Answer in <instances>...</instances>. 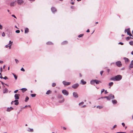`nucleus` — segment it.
Instances as JSON below:
<instances>
[{"label":"nucleus","instance_id":"f257e3e1","mask_svg":"<svg viewBox=\"0 0 133 133\" xmlns=\"http://www.w3.org/2000/svg\"><path fill=\"white\" fill-rule=\"evenodd\" d=\"M122 76L120 75H118L110 78V80L114 81H119L122 78Z\"/></svg>","mask_w":133,"mask_h":133},{"label":"nucleus","instance_id":"f03ea898","mask_svg":"<svg viewBox=\"0 0 133 133\" xmlns=\"http://www.w3.org/2000/svg\"><path fill=\"white\" fill-rule=\"evenodd\" d=\"M62 93L65 95L67 96L69 95V92L66 90L64 89L62 90Z\"/></svg>","mask_w":133,"mask_h":133},{"label":"nucleus","instance_id":"7ed1b4c3","mask_svg":"<svg viewBox=\"0 0 133 133\" xmlns=\"http://www.w3.org/2000/svg\"><path fill=\"white\" fill-rule=\"evenodd\" d=\"M108 98H107V100H110L111 99L114 98V96L112 94H110L108 96Z\"/></svg>","mask_w":133,"mask_h":133},{"label":"nucleus","instance_id":"20e7f679","mask_svg":"<svg viewBox=\"0 0 133 133\" xmlns=\"http://www.w3.org/2000/svg\"><path fill=\"white\" fill-rule=\"evenodd\" d=\"M51 11L53 14H55L57 11V9L54 7H52L51 8Z\"/></svg>","mask_w":133,"mask_h":133},{"label":"nucleus","instance_id":"39448f33","mask_svg":"<svg viewBox=\"0 0 133 133\" xmlns=\"http://www.w3.org/2000/svg\"><path fill=\"white\" fill-rule=\"evenodd\" d=\"M62 83L65 85H69L71 83L70 82H66L65 81H63Z\"/></svg>","mask_w":133,"mask_h":133},{"label":"nucleus","instance_id":"423d86ee","mask_svg":"<svg viewBox=\"0 0 133 133\" xmlns=\"http://www.w3.org/2000/svg\"><path fill=\"white\" fill-rule=\"evenodd\" d=\"M116 65L118 67H121L122 65L121 62L120 61H118L116 63Z\"/></svg>","mask_w":133,"mask_h":133},{"label":"nucleus","instance_id":"0eeeda50","mask_svg":"<svg viewBox=\"0 0 133 133\" xmlns=\"http://www.w3.org/2000/svg\"><path fill=\"white\" fill-rule=\"evenodd\" d=\"M79 85V84L78 83L73 84L72 86V87L76 89L77 88Z\"/></svg>","mask_w":133,"mask_h":133},{"label":"nucleus","instance_id":"6e6552de","mask_svg":"<svg viewBox=\"0 0 133 133\" xmlns=\"http://www.w3.org/2000/svg\"><path fill=\"white\" fill-rule=\"evenodd\" d=\"M24 3L23 0H17V3L18 5H21Z\"/></svg>","mask_w":133,"mask_h":133},{"label":"nucleus","instance_id":"1a4fd4ad","mask_svg":"<svg viewBox=\"0 0 133 133\" xmlns=\"http://www.w3.org/2000/svg\"><path fill=\"white\" fill-rule=\"evenodd\" d=\"M123 58L125 60V62L126 64H128L129 63L130 61L128 58L126 57H124Z\"/></svg>","mask_w":133,"mask_h":133},{"label":"nucleus","instance_id":"9d476101","mask_svg":"<svg viewBox=\"0 0 133 133\" xmlns=\"http://www.w3.org/2000/svg\"><path fill=\"white\" fill-rule=\"evenodd\" d=\"M133 68V60H132L131 63L129 65V68L130 69L131 68Z\"/></svg>","mask_w":133,"mask_h":133},{"label":"nucleus","instance_id":"9b49d317","mask_svg":"<svg viewBox=\"0 0 133 133\" xmlns=\"http://www.w3.org/2000/svg\"><path fill=\"white\" fill-rule=\"evenodd\" d=\"M73 95L74 97L75 98H77L78 97V94L76 92H74L73 94Z\"/></svg>","mask_w":133,"mask_h":133},{"label":"nucleus","instance_id":"f8f14e48","mask_svg":"<svg viewBox=\"0 0 133 133\" xmlns=\"http://www.w3.org/2000/svg\"><path fill=\"white\" fill-rule=\"evenodd\" d=\"M20 95L19 94H15L14 96L15 99H19V96Z\"/></svg>","mask_w":133,"mask_h":133},{"label":"nucleus","instance_id":"ddd939ff","mask_svg":"<svg viewBox=\"0 0 133 133\" xmlns=\"http://www.w3.org/2000/svg\"><path fill=\"white\" fill-rule=\"evenodd\" d=\"M130 29V28L125 29L124 31L125 32H127V33H131Z\"/></svg>","mask_w":133,"mask_h":133},{"label":"nucleus","instance_id":"4468645a","mask_svg":"<svg viewBox=\"0 0 133 133\" xmlns=\"http://www.w3.org/2000/svg\"><path fill=\"white\" fill-rule=\"evenodd\" d=\"M13 108L12 107H8L7 108L6 111L8 112L12 110H13Z\"/></svg>","mask_w":133,"mask_h":133},{"label":"nucleus","instance_id":"2eb2a0df","mask_svg":"<svg viewBox=\"0 0 133 133\" xmlns=\"http://www.w3.org/2000/svg\"><path fill=\"white\" fill-rule=\"evenodd\" d=\"M15 4H16L15 2H13L10 3V5L11 6H14L15 5Z\"/></svg>","mask_w":133,"mask_h":133},{"label":"nucleus","instance_id":"dca6fc26","mask_svg":"<svg viewBox=\"0 0 133 133\" xmlns=\"http://www.w3.org/2000/svg\"><path fill=\"white\" fill-rule=\"evenodd\" d=\"M8 92V89L5 88L3 90V93L4 94Z\"/></svg>","mask_w":133,"mask_h":133},{"label":"nucleus","instance_id":"f3484780","mask_svg":"<svg viewBox=\"0 0 133 133\" xmlns=\"http://www.w3.org/2000/svg\"><path fill=\"white\" fill-rule=\"evenodd\" d=\"M95 80L96 79H92L91 80L90 82V84H94L95 82Z\"/></svg>","mask_w":133,"mask_h":133},{"label":"nucleus","instance_id":"a211bd4d","mask_svg":"<svg viewBox=\"0 0 133 133\" xmlns=\"http://www.w3.org/2000/svg\"><path fill=\"white\" fill-rule=\"evenodd\" d=\"M81 83L83 85L85 84H86V82L84 81L83 79H82L81 81Z\"/></svg>","mask_w":133,"mask_h":133},{"label":"nucleus","instance_id":"6ab92c4d","mask_svg":"<svg viewBox=\"0 0 133 133\" xmlns=\"http://www.w3.org/2000/svg\"><path fill=\"white\" fill-rule=\"evenodd\" d=\"M112 102L113 104H116L117 103V101L115 99L112 100Z\"/></svg>","mask_w":133,"mask_h":133},{"label":"nucleus","instance_id":"aec40b11","mask_svg":"<svg viewBox=\"0 0 133 133\" xmlns=\"http://www.w3.org/2000/svg\"><path fill=\"white\" fill-rule=\"evenodd\" d=\"M58 97L59 98L62 99H63V101H64V98H63V97L62 95H59L58 96Z\"/></svg>","mask_w":133,"mask_h":133},{"label":"nucleus","instance_id":"412c9836","mask_svg":"<svg viewBox=\"0 0 133 133\" xmlns=\"http://www.w3.org/2000/svg\"><path fill=\"white\" fill-rule=\"evenodd\" d=\"M29 32V29L27 28H26L25 29V33H27Z\"/></svg>","mask_w":133,"mask_h":133},{"label":"nucleus","instance_id":"4be33fe9","mask_svg":"<svg viewBox=\"0 0 133 133\" xmlns=\"http://www.w3.org/2000/svg\"><path fill=\"white\" fill-rule=\"evenodd\" d=\"M95 83L96 84H98L99 83H101V82L100 81L96 79Z\"/></svg>","mask_w":133,"mask_h":133},{"label":"nucleus","instance_id":"5701e85b","mask_svg":"<svg viewBox=\"0 0 133 133\" xmlns=\"http://www.w3.org/2000/svg\"><path fill=\"white\" fill-rule=\"evenodd\" d=\"M21 89V90H22V92H24V91H26L27 90V89L26 88H22Z\"/></svg>","mask_w":133,"mask_h":133},{"label":"nucleus","instance_id":"b1692460","mask_svg":"<svg viewBox=\"0 0 133 133\" xmlns=\"http://www.w3.org/2000/svg\"><path fill=\"white\" fill-rule=\"evenodd\" d=\"M46 44L47 45H51L53 43L51 42H47Z\"/></svg>","mask_w":133,"mask_h":133},{"label":"nucleus","instance_id":"393cba45","mask_svg":"<svg viewBox=\"0 0 133 133\" xmlns=\"http://www.w3.org/2000/svg\"><path fill=\"white\" fill-rule=\"evenodd\" d=\"M51 92V91L50 90H48L47 91L46 94L47 95H49Z\"/></svg>","mask_w":133,"mask_h":133},{"label":"nucleus","instance_id":"a878e982","mask_svg":"<svg viewBox=\"0 0 133 133\" xmlns=\"http://www.w3.org/2000/svg\"><path fill=\"white\" fill-rule=\"evenodd\" d=\"M67 43V42L66 41H65L62 43V44L63 45L66 44Z\"/></svg>","mask_w":133,"mask_h":133},{"label":"nucleus","instance_id":"bb28decb","mask_svg":"<svg viewBox=\"0 0 133 133\" xmlns=\"http://www.w3.org/2000/svg\"><path fill=\"white\" fill-rule=\"evenodd\" d=\"M113 84V82H111L109 83V85L111 87L112 86Z\"/></svg>","mask_w":133,"mask_h":133},{"label":"nucleus","instance_id":"cd10ccee","mask_svg":"<svg viewBox=\"0 0 133 133\" xmlns=\"http://www.w3.org/2000/svg\"><path fill=\"white\" fill-rule=\"evenodd\" d=\"M29 98L28 97L26 96L25 98V102H27L28 100L29 99Z\"/></svg>","mask_w":133,"mask_h":133},{"label":"nucleus","instance_id":"c85d7f7f","mask_svg":"<svg viewBox=\"0 0 133 133\" xmlns=\"http://www.w3.org/2000/svg\"><path fill=\"white\" fill-rule=\"evenodd\" d=\"M12 74L13 75L15 79L16 80L17 79V76L15 75L14 73H12Z\"/></svg>","mask_w":133,"mask_h":133},{"label":"nucleus","instance_id":"c756f323","mask_svg":"<svg viewBox=\"0 0 133 133\" xmlns=\"http://www.w3.org/2000/svg\"><path fill=\"white\" fill-rule=\"evenodd\" d=\"M97 108L99 109H101L103 108V107L102 106H98L97 107Z\"/></svg>","mask_w":133,"mask_h":133},{"label":"nucleus","instance_id":"7c9ffc66","mask_svg":"<svg viewBox=\"0 0 133 133\" xmlns=\"http://www.w3.org/2000/svg\"><path fill=\"white\" fill-rule=\"evenodd\" d=\"M31 96L32 97H34L36 96V94H31Z\"/></svg>","mask_w":133,"mask_h":133},{"label":"nucleus","instance_id":"2f4dec72","mask_svg":"<svg viewBox=\"0 0 133 133\" xmlns=\"http://www.w3.org/2000/svg\"><path fill=\"white\" fill-rule=\"evenodd\" d=\"M83 36V34H81L79 35L78 36V37L79 38H80V37H82V36Z\"/></svg>","mask_w":133,"mask_h":133},{"label":"nucleus","instance_id":"473e14b6","mask_svg":"<svg viewBox=\"0 0 133 133\" xmlns=\"http://www.w3.org/2000/svg\"><path fill=\"white\" fill-rule=\"evenodd\" d=\"M84 104V102H82L79 104V106L82 105L83 104Z\"/></svg>","mask_w":133,"mask_h":133},{"label":"nucleus","instance_id":"72a5a7b5","mask_svg":"<svg viewBox=\"0 0 133 133\" xmlns=\"http://www.w3.org/2000/svg\"><path fill=\"white\" fill-rule=\"evenodd\" d=\"M56 85V84L55 83H53L52 84V87H54Z\"/></svg>","mask_w":133,"mask_h":133},{"label":"nucleus","instance_id":"f704fd0d","mask_svg":"<svg viewBox=\"0 0 133 133\" xmlns=\"http://www.w3.org/2000/svg\"><path fill=\"white\" fill-rule=\"evenodd\" d=\"M129 43L131 45H133V42L132 41H131L129 42Z\"/></svg>","mask_w":133,"mask_h":133},{"label":"nucleus","instance_id":"c9c22d12","mask_svg":"<svg viewBox=\"0 0 133 133\" xmlns=\"http://www.w3.org/2000/svg\"><path fill=\"white\" fill-rule=\"evenodd\" d=\"M29 130L28 131L30 132H33V129H30L29 128Z\"/></svg>","mask_w":133,"mask_h":133},{"label":"nucleus","instance_id":"e433bc0d","mask_svg":"<svg viewBox=\"0 0 133 133\" xmlns=\"http://www.w3.org/2000/svg\"><path fill=\"white\" fill-rule=\"evenodd\" d=\"M108 98V96H104V97H102L101 98L102 99V98H106L107 99Z\"/></svg>","mask_w":133,"mask_h":133},{"label":"nucleus","instance_id":"4c0bfd02","mask_svg":"<svg viewBox=\"0 0 133 133\" xmlns=\"http://www.w3.org/2000/svg\"><path fill=\"white\" fill-rule=\"evenodd\" d=\"M20 30H16L15 31V32L16 33H19L20 32Z\"/></svg>","mask_w":133,"mask_h":133},{"label":"nucleus","instance_id":"58836bf2","mask_svg":"<svg viewBox=\"0 0 133 133\" xmlns=\"http://www.w3.org/2000/svg\"><path fill=\"white\" fill-rule=\"evenodd\" d=\"M126 40H129L131 39V38H130V37H128L126 38Z\"/></svg>","mask_w":133,"mask_h":133},{"label":"nucleus","instance_id":"ea45409f","mask_svg":"<svg viewBox=\"0 0 133 133\" xmlns=\"http://www.w3.org/2000/svg\"><path fill=\"white\" fill-rule=\"evenodd\" d=\"M15 60L16 63H18L19 62V61L17 59H15Z\"/></svg>","mask_w":133,"mask_h":133},{"label":"nucleus","instance_id":"a19ab883","mask_svg":"<svg viewBox=\"0 0 133 133\" xmlns=\"http://www.w3.org/2000/svg\"><path fill=\"white\" fill-rule=\"evenodd\" d=\"M129 36L131 37H133V36H132V34H127Z\"/></svg>","mask_w":133,"mask_h":133},{"label":"nucleus","instance_id":"79ce46f5","mask_svg":"<svg viewBox=\"0 0 133 133\" xmlns=\"http://www.w3.org/2000/svg\"><path fill=\"white\" fill-rule=\"evenodd\" d=\"M19 104V102H15V105H17Z\"/></svg>","mask_w":133,"mask_h":133},{"label":"nucleus","instance_id":"37998d69","mask_svg":"<svg viewBox=\"0 0 133 133\" xmlns=\"http://www.w3.org/2000/svg\"><path fill=\"white\" fill-rule=\"evenodd\" d=\"M103 71H101V72H100V74H101V75L102 76V74L103 73Z\"/></svg>","mask_w":133,"mask_h":133},{"label":"nucleus","instance_id":"c03bdc74","mask_svg":"<svg viewBox=\"0 0 133 133\" xmlns=\"http://www.w3.org/2000/svg\"><path fill=\"white\" fill-rule=\"evenodd\" d=\"M21 70L24 72L25 71V70L23 68L21 69Z\"/></svg>","mask_w":133,"mask_h":133},{"label":"nucleus","instance_id":"a18cd8bd","mask_svg":"<svg viewBox=\"0 0 133 133\" xmlns=\"http://www.w3.org/2000/svg\"><path fill=\"white\" fill-rule=\"evenodd\" d=\"M12 42H11V41H9V44H11L12 45Z\"/></svg>","mask_w":133,"mask_h":133},{"label":"nucleus","instance_id":"49530a36","mask_svg":"<svg viewBox=\"0 0 133 133\" xmlns=\"http://www.w3.org/2000/svg\"><path fill=\"white\" fill-rule=\"evenodd\" d=\"M117 125H115L113 127V128L112 129H113L115 128L116 127Z\"/></svg>","mask_w":133,"mask_h":133},{"label":"nucleus","instance_id":"de8ad7c7","mask_svg":"<svg viewBox=\"0 0 133 133\" xmlns=\"http://www.w3.org/2000/svg\"><path fill=\"white\" fill-rule=\"evenodd\" d=\"M105 91V90L104 89H103L101 91V94H102L103 92H104V91Z\"/></svg>","mask_w":133,"mask_h":133},{"label":"nucleus","instance_id":"09e8293b","mask_svg":"<svg viewBox=\"0 0 133 133\" xmlns=\"http://www.w3.org/2000/svg\"><path fill=\"white\" fill-rule=\"evenodd\" d=\"M17 99H16L15 101H13V102H15V103L16 102H18V100H17Z\"/></svg>","mask_w":133,"mask_h":133},{"label":"nucleus","instance_id":"8fccbe9b","mask_svg":"<svg viewBox=\"0 0 133 133\" xmlns=\"http://www.w3.org/2000/svg\"><path fill=\"white\" fill-rule=\"evenodd\" d=\"M3 78H4L3 79L5 80L8 79V77L6 76L5 77H3Z\"/></svg>","mask_w":133,"mask_h":133},{"label":"nucleus","instance_id":"3c124183","mask_svg":"<svg viewBox=\"0 0 133 133\" xmlns=\"http://www.w3.org/2000/svg\"><path fill=\"white\" fill-rule=\"evenodd\" d=\"M18 91V90H17L14 91V93H16Z\"/></svg>","mask_w":133,"mask_h":133},{"label":"nucleus","instance_id":"603ef678","mask_svg":"<svg viewBox=\"0 0 133 133\" xmlns=\"http://www.w3.org/2000/svg\"><path fill=\"white\" fill-rule=\"evenodd\" d=\"M11 16H12V17H14L15 18H17L16 17V16L14 15H12Z\"/></svg>","mask_w":133,"mask_h":133},{"label":"nucleus","instance_id":"864d4df0","mask_svg":"<svg viewBox=\"0 0 133 133\" xmlns=\"http://www.w3.org/2000/svg\"><path fill=\"white\" fill-rule=\"evenodd\" d=\"M0 71H1V72H2V67H1L0 68Z\"/></svg>","mask_w":133,"mask_h":133},{"label":"nucleus","instance_id":"5fc2aeb1","mask_svg":"<svg viewBox=\"0 0 133 133\" xmlns=\"http://www.w3.org/2000/svg\"><path fill=\"white\" fill-rule=\"evenodd\" d=\"M30 107V105H26L23 108H25V107Z\"/></svg>","mask_w":133,"mask_h":133},{"label":"nucleus","instance_id":"6e6d98bb","mask_svg":"<svg viewBox=\"0 0 133 133\" xmlns=\"http://www.w3.org/2000/svg\"><path fill=\"white\" fill-rule=\"evenodd\" d=\"M118 44H120L121 45H123V43H122L121 42H120L118 43Z\"/></svg>","mask_w":133,"mask_h":133},{"label":"nucleus","instance_id":"4d7b16f0","mask_svg":"<svg viewBox=\"0 0 133 133\" xmlns=\"http://www.w3.org/2000/svg\"><path fill=\"white\" fill-rule=\"evenodd\" d=\"M12 45L11 44H10V45H9L8 46V47H9V49H10L11 48V45Z\"/></svg>","mask_w":133,"mask_h":133},{"label":"nucleus","instance_id":"13d9d810","mask_svg":"<svg viewBox=\"0 0 133 133\" xmlns=\"http://www.w3.org/2000/svg\"><path fill=\"white\" fill-rule=\"evenodd\" d=\"M116 133H126V132H117Z\"/></svg>","mask_w":133,"mask_h":133},{"label":"nucleus","instance_id":"bf43d9fd","mask_svg":"<svg viewBox=\"0 0 133 133\" xmlns=\"http://www.w3.org/2000/svg\"><path fill=\"white\" fill-rule=\"evenodd\" d=\"M122 124L123 127H124L125 125V124L124 123H122Z\"/></svg>","mask_w":133,"mask_h":133},{"label":"nucleus","instance_id":"052dcab7","mask_svg":"<svg viewBox=\"0 0 133 133\" xmlns=\"http://www.w3.org/2000/svg\"><path fill=\"white\" fill-rule=\"evenodd\" d=\"M70 3L72 4H74V2H71Z\"/></svg>","mask_w":133,"mask_h":133},{"label":"nucleus","instance_id":"680f3d73","mask_svg":"<svg viewBox=\"0 0 133 133\" xmlns=\"http://www.w3.org/2000/svg\"><path fill=\"white\" fill-rule=\"evenodd\" d=\"M86 105H84L83 106H82L81 107L82 108H84V107H86Z\"/></svg>","mask_w":133,"mask_h":133},{"label":"nucleus","instance_id":"e2e57ef3","mask_svg":"<svg viewBox=\"0 0 133 133\" xmlns=\"http://www.w3.org/2000/svg\"><path fill=\"white\" fill-rule=\"evenodd\" d=\"M86 32H90L89 30V29H88L86 31Z\"/></svg>","mask_w":133,"mask_h":133},{"label":"nucleus","instance_id":"0e129e2a","mask_svg":"<svg viewBox=\"0 0 133 133\" xmlns=\"http://www.w3.org/2000/svg\"><path fill=\"white\" fill-rule=\"evenodd\" d=\"M5 34H2V36L3 37H4L5 36Z\"/></svg>","mask_w":133,"mask_h":133},{"label":"nucleus","instance_id":"69168bd1","mask_svg":"<svg viewBox=\"0 0 133 133\" xmlns=\"http://www.w3.org/2000/svg\"><path fill=\"white\" fill-rule=\"evenodd\" d=\"M108 93V92L107 91V90H105V94H107Z\"/></svg>","mask_w":133,"mask_h":133},{"label":"nucleus","instance_id":"338daca9","mask_svg":"<svg viewBox=\"0 0 133 133\" xmlns=\"http://www.w3.org/2000/svg\"><path fill=\"white\" fill-rule=\"evenodd\" d=\"M63 129L64 130H66V128L64 127H63Z\"/></svg>","mask_w":133,"mask_h":133},{"label":"nucleus","instance_id":"774afa93","mask_svg":"<svg viewBox=\"0 0 133 133\" xmlns=\"http://www.w3.org/2000/svg\"><path fill=\"white\" fill-rule=\"evenodd\" d=\"M3 62V61H0V63H2Z\"/></svg>","mask_w":133,"mask_h":133}]
</instances>
